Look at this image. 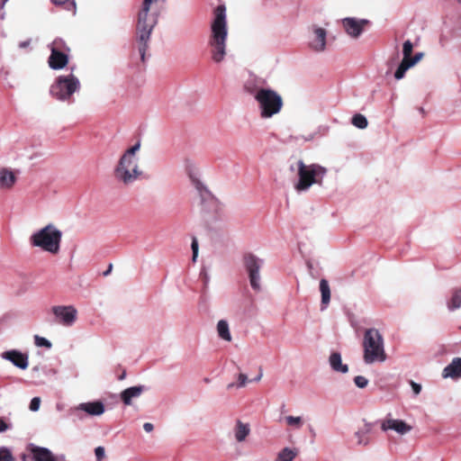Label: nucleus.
Here are the masks:
<instances>
[{
	"instance_id": "obj_1",
	"label": "nucleus",
	"mask_w": 461,
	"mask_h": 461,
	"mask_svg": "<svg viewBox=\"0 0 461 461\" xmlns=\"http://www.w3.org/2000/svg\"><path fill=\"white\" fill-rule=\"evenodd\" d=\"M228 33L226 8L221 5L213 11L208 38L211 58L215 63L222 62L227 55Z\"/></svg>"
},
{
	"instance_id": "obj_2",
	"label": "nucleus",
	"mask_w": 461,
	"mask_h": 461,
	"mask_svg": "<svg viewBox=\"0 0 461 461\" xmlns=\"http://www.w3.org/2000/svg\"><path fill=\"white\" fill-rule=\"evenodd\" d=\"M290 170L295 174L293 186L298 194H306L313 185H321L328 173L325 167L318 163L306 164L302 159L292 164Z\"/></svg>"
},
{
	"instance_id": "obj_3",
	"label": "nucleus",
	"mask_w": 461,
	"mask_h": 461,
	"mask_svg": "<svg viewBox=\"0 0 461 461\" xmlns=\"http://www.w3.org/2000/svg\"><path fill=\"white\" fill-rule=\"evenodd\" d=\"M140 147V141H137L133 146L127 149L114 168L115 178L123 185L133 184L143 173L140 166L139 152Z\"/></svg>"
},
{
	"instance_id": "obj_4",
	"label": "nucleus",
	"mask_w": 461,
	"mask_h": 461,
	"mask_svg": "<svg viewBox=\"0 0 461 461\" xmlns=\"http://www.w3.org/2000/svg\"><path fill=\"white\" fill-rule=\"evenodd\" d=\"M245 89L256 100L261 118L269 119L280 113L283 99L277 92L270 88H256L249 84Z\"/></svg>"
},
{
	"instance_id": "obj_5",
	"label": "nucleus",
	"mask_w": 461,
	"mask_h": 461,
	"mask_svg": "<svg viewBox=\"0 0 461 461\" xmlns=\"http://www.w3.org/2000/svg\"><path fill=\"white\" fill-rule=\"evenodd\" d=\"M363 361L366 365L384 363L387 359L384 340L381 332L375 328L365 330L362 341Z\"/></svg>"
},
{
	"instance_id": "obj_6",
	"label": "nucleus",
	"mask_w": 461,
	"mask_h": 461,
	"mask_svg": "<svg viewBox=\"0 0 461 461\" xmlns=\"http://www.w3.org/2000/svg\"><path fill=\"white\" fill-rule=\"evenodd\" d=\"M159 10L141 5L138 14L137 35L139 52L141 60H145V54L149 48L151 32L158 23Z\"/></svg>"
},
{
	"instance_id": "obj_7",
	"label": "nucleus",
	"mask_w": 461,
	"mask_h": 461,
	"mask_svg": "<svg viewBox=\"0 0 461 461\" xmlns=\"http://www.w3.org/2000/svg\"><path fill=\"white\" fill-rule=\"evenodd\" d=\"M61 240L62 231L54 224L49 223L31 235L30 243L44 252L57 255L60 251Z\"/></svg>"
},
{
	"instance_id": "obj_8",
	"label": "nucleus",
	"mask_w": 461,
	"mask_h": 461,
	"mask_svg": "<svg viewBox=\"0 0 461 461\" xmlns=\"http://www.w3.org/2000/svg\"><path fill=\"white\" fill-rule=\"evenodd\" d=\"M81 84L72 72L59 76L50 86V94L59 101H70L73 95L80 90Z\"/></svg>"
},
{
	"instance_id": "obj_9",
	"label": "nucleus",
	"mask_w": 461,
	"mask_h": 461,
	"mask_svg": "<svg viewBox=\"0 0 461 461\" xmlns=\"http://www.w3.org/2000/svg\"><path fill=\"white\" fill-rule=\"evenodd\" d=\"M328 32L326 29L313 24L309 28L307 46L314 53H323L327 50Z\"/></svg>"
},
{
	"instance_id": "obj_10",
	"label": "nucleus",
	"mask_w": 461,
	"mask_h": 461,
	"mask_svg": "<svg viewBox=\"0 0 461 461\" xmlns=\"http://www.w3.org/2000/svg\"><path fill=\"white\" fill-rule=\"evenodd\" d=\"M244 264L249 274L251 288L256 292L261 291V277L259 271L264 264L263 259L253 254H249L244 258Z\"/></svg>"
},
{
	"instance_id": "obj_11",
	"label": "nucleus",
	"mask_w": 461,
	"mask_h": 461,
	"mask_svg": "<svg viewBox=\"0 0 461 461\" xmlns=\"http://www.w3.org/2000/svg\"><path fill=\"white\" fill-rule=\"evenodd\" d=\"M50 311L55 322L64 327H72L77 320L78 312L74 305H54Z\"/></svg>"
},
{
	"instance_id": "obj_12",
	"label": "nucleus",
	"mask_w": 461,
	"mask_h": 461,
	"mask_svg": "<svg viewBox=\"0 0 461 461\" xmlns=\"http://www.w3.org/2000/svg\"><path fill=\"white\" fill-rule=\"evenodd\" d=\"M193 185L198 194L200 203L203 207V210L210 212L217 210L218 202L215 197L211 194L207 187L194 176H190Z\"/></svg>"
},
{
	"instance_id": "obj_13",
	"label": "nucleus",
	"mask_w": 461,
	"mask_h": 461,
	"mask_svg": "<svg viewBox=\"0 0 461 461\" xmlns=\"http://www.w3.org/2000/svg\"><path fill=\"white\" fill-rule=\"evenodd\" d=\"M381 429L384 432L392 430L399 436H405L412 430V426L403 420L395 419L388 414L381 422Z\"/></svg>"
},
{
	"instance_id": "obj_14",
	"label": "nucleus",
	"mask_w": 461,
	"mask_h": 461,
	"mask_svg": "<svg viewBox=\"0 0 461 461\" xmlns=\"http://www.w3.org/2000/svg\"><path fill=\"white\" fill-rule=\"evenodd\" d=\"M368 23V20L356 17H346L341 20V24L345 32L353 39L359 38L364 32L365 26Z\"/></svg>"
},
{
	"instance_id": "obj_15",
	"label": "nucleus",
	"mask_w": 461,
	"mask_h": 461,
	"mask_svg": "<svg viewBox=\"0 0 461 461\" xmlns=\"http://www.w3.org/2000/svg\"><path fill=\"white\" fill-rule=\"evenodd\" d=\"M1 358L11 362L14 366L22 370L26 369L29 366L28 355L17 349H10L2 352Z\"/></svg>"
},
{
	"instance_id": "obj_16",
	"label": "nucleus",
	"mask_w": 461,
	"mask_h": 461,
	"mask_svg": "<svg viewBox=\"0 0 461 461\" xmlns=\"http://www.w3.org/2000/svg\"><path fill=\"white\" fill-rule=\"evenodd\" d=\"M18 171L1 167H0V190L8 191L11 190L17 182Z\"/></svg>"
},
{
	"instance_id": "obj_17",
	"label": "nucleus",
	"mask_w": 461,
	"mask_h": 461,
	"mask_svg": "<svg viewBox=\"0 0 461 461\" xmlns=\"http://www.w3.org/2000/svg\"><path fill=\"white\" fill-rule=\"evenodd\" d=\"M423 52H417L413 57L411 56L408 58L407 60H402L394 72L395 79L400 80L403 78L406 71L418 64L423 59Z\"/></svg>"
},
{
	"instance_id": "obj_18",
	"label": "nucleus",
	"mask_w": 461,
	"mask_h": 461,
	"mask_svg": "<svg viewBox=\"0 0 461 461\" xmlns=\"http://www.w3.org/2000/svg\"><path fill=\"white\" fill-rule=\"evenodd\" d=\"M76 411H82L86 412L92 416H100L102 415L105 409L104 405L101 402H82L78 404L76 408Z\"/></svg>"
},
{
	"instance_id": "obj_19",
	"label": "nucleus",
	"mask_w": 461,
	"mask_h": 461,
	"mask_svg": "<svg viewBox=\"0 0 461 461\" xmlns=\"http://www.w3.org/2000/svg\"><path fill=\"white\" fill-rule=\"evenodd\" d=\"M51 54L49 58V65L52 69H61L67 66L68 62V55L63 51L50 50Z\"/></svg>"
},
{
	"instance_id": "obj_20",
	"label": "nucleus",
	"mask_w": 461,
	"mask_h": 461,
	"mask_svg": "<svg viewBox=\"0 0 461 461\" xmlns=\"http://www.w3.org/2000/svg\"><path fill=\"white\" fill-rule=\"evenodd\" d=\"M329 365L336 373L347 374L349 370L348 366L342 363L341 354L339 352H332L330 355Z\"/></svg>"
},
{
	"instance_id": "obj_21",
	"label": "nucleus",
	"mask_w": 461,
	"mask_h": 461,
	"mask_svg": "<svg viewBox=\"0 0 461 461\" xmlns=\"http://www.w3.org/2000/svg\"><path fill=\"white\" fill-rule=\"evenodd\" d=\"M372 430L371 423L365 422L364 426L359 428L354 433V438L357 446H367L370 442L369 434Z\"/></svg>"
},
{
	"instance_id": "obj_22",
	"label": "nucleus",
	"mask_w": 461,
	"mask_h": 461,
	"mask_svg": "<svg viewBox=\"0 0 461 461\" xmlns=\"http://www.w3.org/2000/svg\"><path fill=\"white\" fill-rule=\"evenodd\" d=\"M444 378H459L461 377V358L456 357L447 365L442 372Z\"/></svg>"
},
{
	"instance_id": "obj_23",
	"label": "nucleus",
	"mask_w": 461,
	"mask_h": 461,
	"mask_svg": "<svg viewBox=\"0 0 461 461\" xmlns=\"http://www.w3.org/2000/svg\"><path fill=\"white\" fill-rule=\"evenodd\" d=\"M143 385L131 386L121 393V398L125 405H131L132 399L138 398L143 393Z\"/></svg>"
},
{
	"instance_id": "obj_24",
	"label": "nucleus",
	"mask_w": 461,
	"mask_h": 461,
	"mask_svg": "<svg viewBox=\"0 0 461 461\" xmlns=\"http://www.w3.org/2000/svg\"><path fill=\"white\" fill-rule=\"evenodd\" d=\"M250 433V427L248 423L237 420L234 428V437L238 442H243Z\"/></svg>"
},
{
	"instance_id": "obj_25",
	"label": "nucleus",
	"mask_w": 461,
	"mask_h": 461,
	"mask_svg": "<svg viewBox=\"0 0 461 461\" xmlns=\"http://www.w3.org/2000/svg\"><path fill=\"white\" fill-rule=\"evenodd\" d=\"M32 456L33 461H54L51 452L45 447H33Z\"/></svg>"
},
{
	"instance_id": "obj_26",
	"label": "nucleus",
	"mask_w": 461,
	"mask_h": 461,
	"mask_svg": "<svg viewBox=\"0 0 461 461\" xmlns=\"http://www.w3.org/2000/svg\"><path fill=\"white\" fill-rule=\"evenodd\" d=\"M217 334L224 341L230 342L232 337L230 330V325L226 320H220L216 325Z\"/></svg>"
},
{
	"instance_id": "obj_27",
	"label": "nucleus",
	"mask_w": 461,
	"mask_h": 461,
	"mask_svg": "<svg viewBox=\"0 0 461 461\" xmlns=\"http://www.w3.org/2000/svg\"><path fill=\"white\" fill-rule=\"evenodd\" d=\"M461 307V288L456 289L447 303V308L450 311L457 310Z\"/></svg>"
},
{
	"instance_id": "obj_28",
	"label": "nucleus",
	"mask_w": 461,
	"mask_h": 461,
	"mask_svg": "<svg viewBox=\"0 0 461 461\" xmlns=\"http://www.w3.org/2000/svg\"><path fill=\"white\" fill-rule=\"evenodd\" d=\"M296 456L297 451L295 449L285 447L278 453L276 461H294Z\"/></svg>"
},
{
	"instance_id": "obj_29",
	"label": "nucleus",
	"mask_w": 461,
	"mask_h": 461,
	"mask_svg": "<svg viewBox=\"0 0 461 461\" xmlns=\"http://www.w3.org/2000/svg\"><path fill=\"white\" fill-rule=\"evenodd\" d=\"M320 291L321 294V303L328 304L330 300V289L326 279H321L320 281Z\"/></svg>"
},
{
	"instance_id": "obj_30",
	"label": "nucleus",
	"mask_w": 461,
	"mask_h": 461,
	"mask_svg": "<svg viewBox=\"0 0 461 461\" xmlns=\"http://www.w3.org/2000/svg\"><path fill=\"white\" fill-rule=\"evenodd\" d=\"M51 3L58 6H63L66 10L76 14L77 5L75 0H50Z\"/></svg>"
},
{
	"instance_id": "obj_31",
	"label": "nucleus",
	"mask_w": 461,
	"mask_h": 461,
	"mask_svg": "<svg viewBox=\"0 0 461 461\" xmlns=\"http://www.w3.org/2000/svg\"><path fill=\"white\" fill-rule=\"evenodd\" d=\"M351 122L355 127L361 129V130L366 129L368 125L367 119L363 114H360V113L355 114L352 117Z\"/></svg>"
},
{
	"instance_id": "obj_32",
	"label": "nucleus",
	"mask_w": 461,
	"mask_h": 461,
	"mask_svg": "<svg viewBox=\"0 0 461 461\" xmlns=\"http://www.w3.org/2000/svg\"><path fill=\"white\" fill-rule=\"evenodd\" d=\"M412 50H413L412 42L409 40L405 41L402 45V55H403L402 60H405V59L407 60L408 58H410L411 56Z\"/></svg>"
},
{
	"instance_id": "obj_33",
	"label": "nucleus",
	"mask_w": 461,
	"mask_h": 461,
	"mask_svg": "<svg viewBox=\"0 0 461 461\" xmlns=\"http://www.w3.org/2000/svg\"><path fill=\"white\" fill-rule=\"evenodd\" d=\"M285 421L287 425L294 427L295 429H300L303 425V420L301 417L286 416Z\"/></svg>"
},
{
	"instance_id": "obj_34",
	"label": "nucleus",
	"mask_w": 461,
	"mask_h": 461,
	"mask_svg": "<svg viewBox=\"0 0 461 461\" xmlns=\"http://www.w3.org/2000/svg\"><path fill=\"white\" fill-rule=\"evenodd\" d=\"M34 344L37 347H44L46 348H50L52 346L51 342L49 339L39 335L34 336Z\"/></svg>"
},
{
	"instance_id": "obj_35",
	"label": "nucleus",
	"mask_w": 461,
	"mask_h": 461,
	"mask_svg": "<svg viewBox=\"0 0 461 461\" xmlns=\"http://www.w3.org/2000/svg\"><path fill=\"white\" fill-rule=\"evenodd\" d=\"M165 1L166 0H143L142 5L160 11V4H164Z\"/></svg>"
},
{
	"instance_id": "obj_36",
	"label": "nucleus",
	"mask_w": 461,
	"mask_h": 461,
	"mask_svg": "<svg viewBox=\"0 0 461 461\" xmlns=\"http://www.w3.org/2000/svg\"><path fill=\"white\" fill-rule=\"evenodd\" d=\"M354 383L357 387L363 389L366 388L368 384V380L363 375H357L354 378Z\"/></svg>"
},
{
	"instance_id": "obj_37",
	"label": "nucleus",
	"mask_w": 461,
	"mask_h": 461,
	"mask_svg": "<svg viewBox=\"0 0 461 461\" xmlns=\"http://www.w3.org/2000/svg\"><path fill=\"white\" fill-rule=\"evenodd\" d=\"M65 48V42L63 40L61 39H56L54 40L50 45V50H60L62 51V50Z\"/></svg>"
},
{
	"instance_id": "obj_38",
	"label": "nucleus",
	"mask_w": 461,
	"mask_h": 461,
	"mask_svg": "<svg viewBox=\"0 0 461 461\" xmlns=\"http://www.w3.org/2000/svg\"><path fill=\"white\" fill-rule=\"evenodd\" d=\"M0 461H13L12 454L6 447H0Z\"/></svg>"
},
{
	"instance_id": "obj_39",
	"label": "nucleus",
	"mask_w": 461,
	"mask_h": 461,
	"mask_svg": "<svg viewBox=\"0 0 461 461\" xmlns=\"http://www.w3.org/2000/svg\"><path fill=\"white\" fill-rule=\"evenodd\" d=\"M41 398L40 397H33L32 400H31V402H30V410L32 411H39L40 409V406H41Z\"/></svg>"
},
{
	"instance_id": "obj_40",
	"label": "nucleus",
	"mask_w": 461,
	"mask_h": 461,
	"mask_svg": "<svg viewBox=\"0 0 461 461\" xmlns=\"http://www.w3.org/2000/svg\"><path fill=\"white\" fill-rule=\"evenodd\" d=\"M95 455L96 457V461H102V459L105 456L104 447L101 446L95 447Z\"/></svg>"
},
{
	"instance_id": "obj_41",
	"label": "nucleus",
	"mask_w": 461,
	"mask_h": 461,
	"mask_svg": "<svg viewBox=\"0 0 461 461\" xmlns=\"http://www.w3.org/2000/svg\"><path fill=\"white\" fill-rule=\"evenodd\" d=\"M248 382H249L248 376L245 374H240L238 375L237 387L238 388L244 387L248 384Z\"/></svg>"
},
{
	"instance_id": "obj_42",
	"label": "nucleus",
	"mask_w": 461,
	"mask_h": 461,
	"mask_svg": "<svg viewBox=\"0 0 461 461\" xmlns=\"http://www.w3.org/2000/svg\"><path fill=\"white\" fill-rule=\"evenodd\" d=\"M191 248L193 251V261H195L198 256V242L196 239H193Z\"/></svg>"
},
{
	"instance_id": "obj_43",
	"label": "nucleus",
	"mask_w": 461,
	"mask_h": 461,
	"mask_svg": "<svg viewBox=\"0 0 461 461\" xmlns=\"http://www.w3.org/2000/svg\"><path fill=\"white\" fill-rule=\"evenodd\" d=\"M411 386L415 395H418L421 391V385L413 381H411Z\"/></svg>"
},
{
	"instance_id": "obj_44",
	"label": "nucleus",
	"mask_w": 461,
	"mask_h": 461,
	"mask_svg": "<svg viewBox=\"0 0 461 461\" xmlns=\"http://www.w3.org/2000/svg\"><path fill=\"white\" fill-rule=\"evenodd\" d=\"M10 427V424H8L4 419H0V433L6 431Z\"/></svg>"
},
{
	"instance_id": "obj_45",
	"label": "nucleus",
	"mask_w": 461,
	"mask_h": 461,
	"mask_svg": "<svg viewBox=\"0 0 461 461\" xmlns=\"http://www.w3.org/2000/svg\"><path fill=\"white\" fill-rule=\"evenodd\" d=\"M143 429L146 432H151L154 429V426L150 422H146L143 424Z\"/></svg>"
},
{
	"instance_id": "obj_46",
	"label": "nucleus",
	"mask_w": 461,
	"mask_h": 461,
	"mask_svg": "<svg viewBox=\"0 0 461 461\" xmlns=\"http://www.w3.org/2000/svg\"><path fill=\"white\" fill-rule=\"evenodd\" d=\"M202 276H203V278L204 285H207L209 281H210L209 274L207 272H205V271H203L202 272Z\"/></svg>"
},
{
	"instance_id": "obj_47",
	"label": "nucleus",
	"mask_w": 461,
	"mask_h": 461,
	"mask_svg": "<svg viewBox=\"0 0 461 461\" xmlns=\"http://www.w3.org/2000/svg\"><path fill=\"white\" fill-rule=\"evenodd\" d=\"M29 44H30L29 41H23V42H20L19 47L22 48V49L23 48H26L27 46H29Z\"/></svg>"
},
{
	"instance_id": "obj_48",
	"label": "nucleus",
	"mask_w": 461,
	"mask_h": 461,
	"mask_svg": "<svg viewBox=\"0 0 461 461\" xmlns=\"http://www.w3.org/2000/svg\"><path fill=\"white\" fill-rule=\"evenodd\" d=\"M234 386H237V384H234V383L229 384L227 385V389H228V390H230V389H232Z\"/></svg>"
},
{
	"instance_id": "obj_49",
	"label": "nucleus",
	"mask_w": 461,
	"mask_h": 461,
	"mask_svg": "<svg viewBox=\"0 0 461 461\" xmlns=\"http://www.w3.org/2000/svg\"><path fill=\"white\" fill-rule=\"evenodd\" d=\"M262 377V374H259L256 378L255 381H259Z\"/></svg>"
},
{
	"instance_id": "obj_50",
	"label": "nucleus",
	"mask_w": 461,
	"mask_h": 461,
	"mask_svg": "<svg viewBox=\"0 0 461 461\" xmlns=\"http://www.w3.org/2000/svg\"><path fill=\"white\" fill-rule=\"evenodd\" d=\"M111 267H112V266H110L109 269H108V270H106V271L104 273V276H106V275H108V274L110 273V271H111Z\"/></svg>"
},
{
	"instance_id": "obj_51",
	"label": "nucleus",
	"mask_w": 461,
	"mask_h": 461,
	"mask_svg": "<svg viewBox=\"0 0 461 461\" xmlns=\"http://www.w3.org/2000/svg\"><path fill=\"white\" fill-rule=\"evenodd\" d=\"M8 0H4L3 3H2V7L5 5V3L7 2Z\"/></svg>"
},
{
	"instance_id": "obj_52",
	"label": "nucleus",
	"mask_w": 461,
	"mask_h": 461,
	"mask_svg": "<svg viewBox=\"0 0 461 461\" xmlns=\"http://www.w3.org/2000/svg\"><path fill=\"white\" fill-rule=\"evenodd\" d=\"M57 409L58 410H61V406H59V404L57 405Z\"/></svg>"
}]
</instances>
